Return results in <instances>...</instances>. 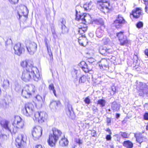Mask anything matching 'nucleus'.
Instances as JSON below:
<instances>
[{
	"instance_id": "20",
	"label": "nucleus",
	"mask_w": 148,
	"mask_h": 148,
	"mask_svg": "<svg viewBox=\"0 0 148 148\" xmlns=\"http://www.w3.org/2000/svg\"><path fill=\"white\" fill-rule=\"evenodd\" d=\"M81 65H82L81 68L85 73H88L91 70L90 69L84 61H82L80 63Z\"/></svg>"
},
{
	"instance_id": "18",
	"label": "nucleus",
	"mask_w": 148,
	"mask_h": 148,
	"mask_svg": "<svg viewBox=\"0 0 148 148\" xmlns=\"http://www.w3.org/2000/svg\"><path fill=\"white\" fill-rule=\"evenodd\" d=\"M99 66L105 70H108L109 67L108 61L105 59H103L101 60L99 63Z\"/></svg>"
},
{
	"instance_id": "62",
	"label": "nucleus",
	"mask_w": 148,
	"mask_h": 148,
	"mask_svg": "<svg viewBox=\"0 0 148 148\" xmlns=\"http://www.w3.org/2000/svg\"><path fill=\"white\" fill-rule=\"evenodd\" d=\"M145 54L148 58V49H146L144 51Z\"/></svg>"
},
{
	"instance_id": "50",
	"label": "nucleus",
	"mask_w": 148,
	"mask_h": 148,
	"mask_svg": "<svg viewBox=\"0 0 148 148\" xmlns=\"http://www.w3.org/2000/svg\"><path fill=\"white\" fill-rule=\"evenodd\" d=\"M120 133V135L123 138H127L128 135L127 133L125 132H121Z\"/></svg>"
},
{
	"instance_id": "60",
	"label": "nucleus",
	"mask_w": 148,
	"mask_h": 148,
	"mask_svg": "<svg viewBox=\"0 0 148 148\" xmlns=\"http://www.w3.org/2000/svg\"><path fill=\"white\" fill-rule=\"evenodd\" d=\"M88 62L90 63H92L94 62V59L93 58L89 59L88 60Z\"/></svg>"
},
{
	"instance_id": "11",
	"label": "nucleus",
	"mask_w": 148,
	"mask_h": 148,
	"mask_svg": "<svg viewBox=\"0 0 148 148\" xmlns=\"http://www.w3.org/2000/svg\"><path fill=\"white\" fill-rule=\"evenodd\" d=\"M126 21L121 15H119L116 20L114 21L113 24L116 28H121L123 24H125Z\"/></svg>"
},
{
	"instance_id": "17",
	"label": "nucleus",
	"mask_w": 148,
	"mask_h": 148,
	"mask_svg": "<svg viewBox=\"0 0 148 148\" xmlns=\"http://www.w3.org/2000/svg\"><path fill=\"white\" fill-rule=\"evenodd\" d=\"M61 105V103L60 101L53 100L51 101L49 106L53 111H55L57 108L60 106Z\"/></svg>"
},
{
	"instance_id": "14",
	"label": "nucleus",
	"mask_w": 148,
	"mask_h": 148,
	"mask_svg": "<svg viewBox=\"0 0 148 148\" xmlns=\"http://www.w3.org/2000/svg\"><path fill=\"white\" fill-rule=\"evenodd\" d=\"M26 47L29 53L31 55H33L36 50L37 45L34 42H31Z\"/></svg>"
},
{
	"instance_id": "56",
	"label": "nucleus",
	"mask_w": 148,
	"mask_h": 148,
	"mask_svg": "<svg viewBox=\"0 0 148 148\" xmlns=\"http://www.w3.org/2000/svg\"><path fill=\"white\" fill-rule=\"evenodd\" d=\"M143 119L145 120H148V113L145 112L143 115Z\"/></svg>"
},
{
	"instance_id": "33",
	"label": "nucleus",
	"mask_w": 148,
	"mask_h": 148,
	"mask_svg": "<svg viewBox=\"0 0 148 148\" xmlns=\"http://www.w3.org/2000/svg\"><path fill=\"white\" fill-rule=\"evenodd\" d=\"M7 139V136L5 134H2L0 132V146H1L3 143Z\"/></svg>"
},
{
	"instance_id": "41",
	"label": "nucleus",
	"mask_w": 148,
	"mask_h": 148,
	"mask_svg": "<svg viewBox=\"0 0 148 148\" xmlns=\"http://www.w3.org/2000/svg\"><path fill=\"white\" fill-rule=\"evenodd\" d=\"M106 47L101 46L99 48V51L100 54L102 55H104L106 53Z\"/></svg>"
},
{
	"instance_id": "22",
	"label": "nucleus",
	"mask_w": 148,
	"mask_h": 148,
	"mask_svg": "<svg viewBox=\"0 0 148 148\" xmlns=\"http://www.w3.org/2000/svg\"><path fill=\"white\" fill-rule=\"evenodd\" d=\"M120 105L116 101L113 102L111 105V109L114 112L118 111L120 109Z\"/></svg>"
},
{
	"instance_id": "43",
	"label": "nucleus",
	"mask_w": 148,
	"mask_h": 148,
	"mask_svg": "<svg viewBox=\"0 0 148 148\" xmlns=\"http://www.w3.org/2000/svg\"><path fill=\"white\" fill-rule=\"evenodd\" d=\"M75 141L76 143L79 145V147H81L83 144V142L82 140L80 138H76L75 139Z\"/></svg>"
},
{
	"instance_id": "15",
	"label": "nucleus",
	"mask_w": 148,
	"mask_h": 148,
	"mask_svg": "<svg viewBox=\"0 0 148 148\" xmlns=\"http://www.w3.org/2000/svg\"><path fill=\"white\" fill-rule=\"evenodd\" d=\"M14 53L18 56H20L24 51V49L20 43L16 44L14 47Z\"/></svg>"
},
{
	"instance_id": "5",
	"label": "nucleus",
	"mask_w": 148,
	"mask_h": 148,
	"mask_svg": "<svg viewBox=\"0 0 148 148\" xmlns=\"http://www.w3.org/2000/svg\"><path fill=\"white\" fill-rule=\"evenodd\" d=\"M34 116L36 121L39 123H42L46 121L47 118V114L44 111L37 112L35 113Z\"/></svg>"
},
{
	"instance_id": "1",
	"label": "nucleus",
	"mask_w": 148,
	"mask_h": 148,
	"mask_svg": "<svg viewBox=\"0 0 148 148\" xmlns=\"http://www.w3.org/2000/svg\"><path fill=\"white\" fill-rule=\"evenodd\" d=\"M21 79L25 82H28L33 79L38 81L40 78L39 71L36 67L24 70L21 75Z\"/></svg>"
},
{
	"instance_id": "4",
	"label": "nucleus",
	"mask_w": 148,
	"mask_h": 148,
	"mask_svg": "<svg viewBox=\"0 0 148 148\" xmlns=\"http://www.w3.org/2000/svg\"><path fill=\"white\" fill-rule=\"evenodd\" d=\"M2 127L6 130L10 132L12 134H14L17 132V129L13 124L9 127L8 121L5 120H2L0 123Z\"/></svg>"
},
{
	"instance_id": "8",
	"label": "nucleus",
	"mask_w": 148,
	"mask_h": 148,
	"mask_svg": "<svg viewBox=\"0 0 148 148\" xmlns=\"http://www.w3.org/2000/svg\"><path fill=\"white\" fill-rule=\"evenodd\" d=\"M42 129L40 126L34 127L32 131V135L33 139L36 140L39 139L42 134Z\"/></svg>"
},
{
	"instance_id": "58",
	"label": "nucleus",
	"mask_w": 148,
	"mask_h": 148,
	"mask_svg": "<svg viewBox=\"0 0 148 148\" xmlns=\"http://www.w3.org/2000/svg\"><path fill=\"white\" fill-rule=\"evenodd\" d=\"M48 41V39L47 38H45V39H44V42L45 43V45L47 47H49L47 43V42Z\"/></svg>"
},
{
	"instance_id": "2",
	"label": "nucleus",
	"mask_w": 148,
	"mask_h": 148,
	"mask_svg": "<svg viewBox=\"0 0 148 148\" xmlns=\"http://www.w3.org/2000/svg\"><path fill=\"white\" fill-rule=\"evenodd\" d=\"M52 132V134H49L48 140L49 145L51 147L55 145L62 133L60 130L55 127L53 128Z\"/></svg>"
},
{
	"instance_id": "10",
	"label": "nucleus",
	"mask_w": 148,
	"mask_h": 148,
	"mask_svg": "<svg viewBox=\"0 0 148 148\" xmlns=\"http://www.w3.org/2000/svg\"><path fill=\"white\" fill-rule=\"evenodd\" d=\"M26 138L23 134L19 135L18 137L16 139V145L19 148H22L24 145Z\"/></svg>"
},
{
	"instance_id": "3",
	"label": "nucleus",
	"mask_w": 148,
	"mask_h": 148,
	"mask_svg": "<svg viewBox=\"0 0 148 148\" xmlns=\"http://www.w3.org/2000/svg\"><path fill=\"white\" fill-rule=\"evenodd\" d=\"M34 106L31 103L26 104L25 107L22 110V113L27 116H31L33 115L34 112Z\"/></svg>"
},
{
	"instance_id": "53",
	"label": "nucleus",
	"mask_w": 148,
	"mask_h": 148,
	"mask_svg": "<svg viewBox=\"0 0 148 148\" xmlns=\"http://www.w3.org/2000/svg\"><path fill=\"white\" fill-rule=\"evenodd\" d=\"M111 118H110L107 117L106 119V121L107 123V125H111Z\"/></svg>"
},
{
	"instance_id": "9",
	"label": "nucleus",
	"mask_w": 148,
	"mask_h": 148,
	"mask_svg": "<svg viewBox=\"0 0 148 148\" xmlns=\"http://www.w3.org/2000/svg\"><path fill=\"white\" fill-rule=\"evenodd\" d=\"M64 103L66 107V112L67 115L69 117L72 118L74 115V112L69 100L68 99H65Z\"/></svg>"
},
{
	"instance_id": "32",
	"label": "nucleus",
	"mask_w": 148,
	"mask_h": 148,
	"mask_svg": "<svg viewBox=\"0 0 148 148\" xmlns=\"http://www.w3.org/2000/svg\"><path fill=\"white\" fill-rule=\"evenodd\" d=\"M123 145L127 148H132L133 144L129 140L125 141L123 142Z\"/></svg>"
},
{
	"instance_id": "36",
	"label": "nucleus",
	"mask_w": 148,
	"mask_h": 148,
	"mask_svg": "<svg viewBox=\"0 0 148 148\" xmlns=\"http://www.w3.org/2000/svg\"><path fill=\"white\" fill-rule=\"evenodd\" d=\"M9 81L7 79H5L3 82L2 86L4 89L8 88L9 86Z\"/></svg>"
},
{
	"instance_id": "54",
	"label": "nucleus",
	"mask_w": 148,
	"mask_h": 148,
	"mask_svg": "<svg viewBox=\"0 0 148 148\" xmlns=\"http://www.w3.org/2000/svg\"><path fill=\"white\" fill-rule=\"evenodd\" d=\"M18 8L20 9H27L26 6L23 4L19 5L18 6Z\"/></svg>"
},
{
	"instance_id": "40",
	"label": "nucleus",
	"mask_w": 148,
	"mask_h": 148,
	"mask_svg": "<svg viewBox=\"0 0 148 148\" xmlns=\"http://www.w3.org/2000/svg\"><path fill=\"white\" fill-rule=\"evenodd\" d=\"M87 78L85 75H83L81 77L79 81V84L84 83L86 81Z\"/></svg>"
},
{
	"instance_id": "13",
	"label": "nucleus",
	"mask_w": 148,
	"mask_h": 148,
	"mask_svg": "<svg viewBox=\"0 0 148 148\" xmlns=\"http://www.w3.org/2000/svg\"><path fill=\"white\" fill-rule=\"evenodd\" d=\"M13 125L16 127L17 130L18 128H23L24 123L23 121H22L21 118L19 116H17L15 117Z\"/></svg>"
},
{
	"instance_id": "37",
	"label": "nucleus",
	"mask_w": 148,
	"mask_h": 148,
	"mask_svg": "<svg viewBox=\"0 0 148 148\" xmlns=\"http://www.w3.org/2000/svg\"><path fill=\"white\" fill-rule=\"evenodd\" d=\"M49 90L51 92L52 91L54 95L57 97V95L56 94V91L54 89L53 84H51L49 85Z\"/></svg>"
},
{
	"instance_id": "46",
	"label": "nucleus",
	"mask_w": 148,
	"mask_h": 148,
	"mask_svg": "<svg viewBox=\"0 0 148 148\" xmlns=\"http://www.w3.org/2000/svg\"><path fill=\"white\" fill-rule=\"evenodd\" d=\"M84 101L86 104L87 105L89 104L91 102L89 97L88 96L86 97L84 100Z\"/></svg>"
},
{
	"instance_id": "57",
	"label": "nucleus",
	"mask_w": 148,
	"mask_h": 148,
	"mask_svg": "<svg viewBox=\"0 0 148 148\" xmlns=\"http://www.w3.org/2000/svg\"><path fill=\"white\" fill-rule=\"evenodd\" d=\"M9 1L12 4H15L18 2V0H9Z\"/></svg>"
},
{
	"instance_id": "38",
	"label": "nucleus",
	"mask_w": 148,
	"mask_h": 148,
	"mask_svg": "<svg viewBox=\"0 0 148 148\" xmlns=\"http://www.w3.org/2000/svg\"><path fill=\"white\" fill-rule=\"evenodd\" d=\"M7 104V102L5 99H2L0 100V106L1 107L3 108L6 107Z\"/></svg>"
},
{
	"instance_id": "42",
	"label": "nucleus",
	"mask_w": 148,
	"mask_h": 148,
	"mask_svg": "<svg viewBox=\"0 0 148 148\" xmlns=\"http://www.w3.org/2000/svg\"><path fill=\"white\" fill-rule=\"evenodd\" d=\"M133 63L134 64H136L138 62V60H139L138 58L137 53L136 54H134L133 56Z\"/></svg>"
},
{
	"instance_id": "21",
	"label": "nucleus",
	"mask_w": 148,
	"mask_h": 148,
	"mask_svg": "<svg viewBox=\"0 0 148 148\" xmlns=\"http://www.w3.org/2000/svg\"><path fill=\"white\" fill-rule=\"evenodd\" d=\"M92 23L97 25H101L100 27L102 28V29H105V26L104 25V22L102 19H95L92 21Z\"/></svg>"
},
{
	"instance_id": "48",
	"label": "nucleus",
	"mask_w": 148,
	"mask_h": 148,
	"mask_svg": "<svg viewBox=\"0 0 148 148\" xmlns=\"http://www.w3.org/2000/svg\"><path fill=\"white\" fill-rule=\"evenodd\" d=\"M112 53V50L111 49H106V53L104 55H108Z\"/></svg>"
},
{
	"instance_id": "12",
	"label": "nucleus",
	"mask_w": 148,
	"mask_h": 148,
	"mask_svg": "<svg viewBox=\"0 0 148 148\" xmlns=\"http://www.w3.org/2000/svg\"><path fill=\"white\" fill-rule=\"evenodd\" d=\"M123 33V32H120L116 34V36L118 37L121 45H124L128 42L127 37L125 36H124Z\"/></svg>"
},
{
	"instance_id": "28",
	"label": "nucleus",
	"mask_w": 148,
	"mask_h": 148,
	"mask_svg": "<svg viewBox=\"0 0 148 148\" xmlns=\"http://www.w3.org/2000/svg\"><path fill=\"white\" fill-rule=\"evenodd\" d=\"M25 89L30 92V94L31 95L32 93H33L35 92V86L33 85H30L29 86H27L25 87Z\"/></svg>"
},
{
	"instance_id": "7",
	"label": "nucleus",
	"mask_w": 148,
	"mask_h": 148,
	"mask_svg": "<svg viewBox=\"0 0 148 148\" xmlns=\"http://www.w3.org/2000/svg\"><path fill=\"white\" fill-rule=\"evenodd\" d=\"M136 88L140 96H142L148 93V86L145 84L139 82L138 83Z\"/></svg>"
},
{
	"instance_id": "6",
	"label": "nucleus",
	"mask_w": 148,
	"mask_h": 148,
	"mask_svg": "<svg viewBox=\"0 0 148 148\" xmlns=\"http://www.w3.org/2000/svg\"><path fill=\"white\" fill-rule=\"evenodd\" d=\"M136 88L140 96H142L148 93V86L145 84L139 82L138 83Z\"/></svg>"
},
{
	"instance_id": "24",
	"label": "nucleus",
	"mask_w": 148,
	"mask_h": 148,
	"mask_svg": "<svg viewBox=\"0 0 148 148\" xmlns=\"http://www.w3.org/2000/svg\"><path fill=\"white\" fill-rule=\"evenodd\" d=\"M85 13H84L82 15L81 14H78L77 11L76 10V20L78 21L81 20L82 21V22L84 23V20L85 16Z\"/></svg>"
},
{
	"instance_id": "47",
	"label": "nucleus",
	"mask_w": 148,
	"mask_h": 148,
	"mask_svg": "<svg viewBox=\"0 0 148 148\" xmlns=\"http://www.w3.org/2000/svg\"><path fill=\"white\" fill-rule=\"evenodd\" d=\"M136 26L138 29L140 28L143 26V23L141 22H139L136 24Z\"/></svg>"
},
{
	"instance_id": "61",
	"label": "nucleus",
	"mask_w": 148,
	"mask_h": 148,
	"mask_svg": "<svg viewBox=\"0 0 148 148\" xmlns=\"http://www.w3.org/2000/svg\"><path fill=\"white\" fill-rule=\"evenodd\" d=\"M89 4L90 3L88 4H86L84 5V9H89V6H88V8L87 7V6H88V5H89Z\"/></svg>"
},
{
	"instance_id": "45",
	"label": "nucleus",
	"mask_w": 148,
	"mask_h": 148,
	"mask_svg": "<svg viewBox=\"0 0 148 148\" xmlns=\"http://www.w3.org/2000/svg\"><path fill=\"white\" fill-rule=\"evenodd\" d=\"M48 51V52L50 57L51 58H53V55L52 52L51 50V49L50 47H47Z\"/></svg>"
},
{
	"instance_id": "39",
	"label": "nucleus",
	"mask_w": 148,
	"mask_h": 148,
	"mask_svg": "<svg viewBox=\"0 0 148 148\" xmlns=\"http://www.w3.org/2000/svg\"><path fill=\"white\" fill-rule=\"evenodd\" d=\"M35 98L39 102V104L40 107L42 106V103L43 102V100L40 96L39 95H36Z\"/></svg>"
},
{
	"instance_id": "16",
	"label": "nucleus",
	"mask_w": 148,
	"mask_h": 148,
	"mask_svg": "<svg viewBox=\"0 0 148 148\" xmlns=\"http://www.w3.org/2000/svg\"><path fill=\"white\" fill-rule=\"evenodd\" d=\"M21 65L23 67H26V69H32L33 67H36L33 66V62L31 60L23 61L21 63Z\"/></svg>"
},
{
	"instance_id": "51",
	"label": "nucleus",
	"mask_w": 148,
	"mask_h": 148,
	"mask_svg": "<svg viewBox=\"0 0 148 148\" xmlns=\"http://www.w3.org/2000/svg\"><path fill=\"white\" fill-rule=\"evenodd\" d=\"M22 12L24 16L25 17L27 16L29 12L28 10H23Z\"/></svg>"
},
{
	"instance_id": "27",
	"label": "nucleus",
	"mask_w": 148,
	"mask_h": 148,
	"mask_svg": "<svg viewBox=\"0 0 148 148\" xmlns=\"http://www.w3.org/2000/svg\"><path fill=\"white\" fill-rule=\"evenodd\" d=\"M84 20V23L90 24L92 23L91 18L90 15L88 14H85Z\"/></svg>"
},
{
	"instance_id": "34",
	"label": "nucleus",
	"mask_w": 148,
	"mask_h": 148,
	"mask_svg": "<svg viewBox=\"0 0 148 148\" xmlns=\"http://www.w3.org/2000/svg\"><path fill=\"white\" fill-rule=\"evenodd\" d=\"M106 103V101L105 99H99L97 101V104L99 105L101 107H104Z\"/></svg>"
},
{
	"instance_id": "52",
	"label": "nucleus",
	"mask_w": 148,
	"mask_h": 148,
	"mask_svg": "<svg viewBox=\"0 0 148 148\" xmlns=\"http://www.w3.org/2000/svg\"><path fill=\"white\" fill-rule=\"evenodd\" d=\"M12 43V41L11 38H8L5 41L6 45H8Z\"/></svg>"
},
{
	"instance_id": "30",
	"label": "nucleus",
	"mask_w": 148,
	"mask_h": 148,
	"mask_svg": "<svg viewBox=\"0 0 148 148\" xmlns=\"http://www.w3.org/2000/svg\"><path fill=\"white\" fill-rule=\"evenodd\" d=\"M68 141L67 139L65 138H62L59 142L60 145L62 147L66 146L68 145Z\"/></svg>"
},
{
	"instance_id": "64",
	"label": "nucleus",
	"mask_w": 148,
	"mask_h": 148,
	"mask_svg": "<svg viewBox=\"0 0 148 148\" xmlns=\"http://www.w3.org/2000/svg\"><path fill=\"white\" fill-rule=\"evenodd\" d=\"M112 90L113 92V94H114L116 92V88L115 87H113L112 88Z\"/></svg>"
},
{
	"instance_id": "59",
	"label": "nucleus",
	"mask_w": 148,
	"mask_h": 148,
	"mask_svg": "<svg viewBox=\"0 0 148 148\" xmlns=\"http://www.w3.org/2000/svg\"><path fill=\"white\" fill-rule=\"evenodd\" d=\"M106 139L107 140H111V137L110 134L107 135L106 136Z\"/></svg>"
},
{
	"instance_id": "63",
	"label": "nucleus",
	"mask_w": 148,
	"mask_h": 148,
	"mask_svg": "<svg viewBox=\"0 0 148 148\" xmlns=\"http://www.w3.org/2000/svg\"><path fill=\"white\" fill-rule=\"evenodd\" d=\"M53 38L56 39L57 37V35L56 33L55 32H53Z\"/></svg>"
},
{
	"instance_id": "26",
	"label": "nucleus",
	"mask_w": 148,
	"mask_h": 148,
	"mask_svg": "<svg viewBox=\"0 0 148 148\" xmlns=\"http://www.w3.org/2000/svg\"><path fill=\"white\" fill-rule=\"evenodd\" d=\"M21 94L23 97L26 98H30L31 95L30 92H29L27 90H26L25 87L22 90Z\"/></svg>"
},
{
	"instance_id": "35",
	"label": "nucleus",
	"mask_w": 148,
	"mask_h": 148,
	"mask_svg": "<svg viewBox=\"0 0 148 148\" xmlns=\"http://www.w3.org/2000/svg\"><path fill=\"white\" fill-rule=\"evenodd\" d=\"M62 31L60 35L62 34H67L69 31L68 28L66 27L65 25H62L61 26Z\"/></svg>"
},
{
	"instance_id": "55",
	"label": "nucleus",
	"mask_w": 148,
	"mask_h": 148,
	"mask_svg": "<svg viewBox=\"0 0 148 148\" xmlns=\"http://www.w3.org/2000/svg\"><path fill=\"white\" fill-rule=\"evenodd\" d=\"M145 6V9H148V0H143Z\"/></svg>"
},
{
	"instance_id": "23",
	"label": "nucleus",
	"mask_w": 148,
	"mask_h": 148,
	"mask_svg": "<svg viewBox=\"0 0 148 148\" xmlns=\"http://www.w3.org/2000/svg\"><path fill=\"white\" fill-rule=\"evenodd\" d=\"M136 139L137 142L140 145L142 142L146 140V138L145 136L141 134L137 136L136 137Z\"/></svg>"
},
{
	"instance_id": "29",
	"label": "nucleus",
	"mask_w": 148,
	"mask_h": 148,
	"mask_svg": "<svg viewBox=\"0 0 148 148\" xmlns=\"http://www.w3.org/2000/svg\"><path fill=\"white\" fill-rule=\"evenodd\" d=\"M87 29V26L86 25H85V26L83 27H79L78 32L81 35V37H82V35H84V33L86 31Z\"/></svg>"
},
{
	"instance_id": "44",
	"label": "nucleus",
	"mask_w": 148,
	"mask_h": 148,
	"mask_svg": "<svg viewBox=\"0 0 148 148\" xmlns=\"http://www.w3.org/2000/svg\"><path fill=\"white\" fill-rule=\"evenodd\" d=\"M103 41L105 45H107L109 42L110 40L108 38L105 37L103 38Z\"/></svg>"
},
{
	"instance_id": "19",
	"label": "nucleus",
	"mask_w": 148,
	"mask_h": 148,
	"mask_svg": "<svg viewBox=\"0 0 148 148\" xmlns=\"http://www.w3.org/2000/svg\"><path fill=\"white\" fill-rule=\"evenodd\" d=\"M78 42L80 45L84 47L87 44L88 40L86 37L85 34L82 35V37H79Z\"/></svg>"
},
{
	"instance_id": "49",
	"label": "nucleus",
	"mask_w": 148,
	"mask_h": 148,
	"mask_svg": "<svg viewBox=\"0 0 148 148\" xmlns=\"http://www.w3.org/2000/svg\"><path fill=\"white\" fill-rule=\"evenodd\" d=\"M66 22L65 19L63 18H62L60 19L59 21V23H61V26L62 25H65Z\"/></svg>"
},
{
	"instance_id": "25",
	"label": "nucleus",
	"mask_w": 148,
	"mask_h": 148,
	"mask_svg": "<svg viewBox=\"0 0 148 148\" xmlns=\"http://www.w3.org/2000/svg\"><path fill=\"white\" fill-rule=\"evenodd\" d=\"M105 29H102L101 27H99L97 29L96 35L97 37L101 38L103 36Z\"/></svg>"
},
{
	"instance_id": "31",
	"label": "nucleus",
	"mask_w": 148,
	"mask_h": 148,
	"mask_svg": "<svg viewBox=\"0 0 148 148\" xmlns=\"http://www.w3.org/2000/svg\"><path fill=\"white\" fill-rule=\"evenodd\" d=\"M133 10L132 12V15L135 18H138L141 14L140 10Z\"/></svg>"
}]
</instances>
